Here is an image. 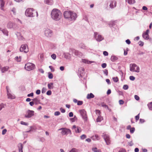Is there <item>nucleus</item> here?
<instances>
[{"mask_svg":"<svg viewBox=\"0 0 152 152\" xmlns=\"http://www.w3.org/2000/svg\"><path fill=\"white\" fill-rule=\"evenodd\" d=\"M51 16L52 19L55 21H59L62 17L61 11L57 9H54L51 12Z\"/></svg>","mask_w":152,"mask_h":152,"instance_id":"f257e3e1","label":"nucleus"},{"mask_svg":"<svg viewBox=\"0 0 152 152\" xmlns=\"http://www.w3.org/2000/svg\"><path fill=\"white\" fill-rule=\"evenodd\" d=\"M65 18L70 21H73L75 20L77 17L76 14L71 11H65L64 13Z\"/></svg>","mask_w":152,"mask_h":152,"instance_id":"f03ea898","label":"nucleus"},{"mask_svg":"<svg viewBox=\"0 0 152 152\" xmlns=\"http://www.w3.org/2000/svg\"><path fill=\"white\" fill-rule=\"evenodd\" d=\"M33 10L32 8H29L27 9L25 12V14L26 16H28V17H34L35 16H36L37 17L38 16V13L37 12H36V15H33Z\"/></svg>","mask_w":152,"mask_h":152,"instance_id":"7ed1b4c3","label":"nucleus"},{"mask_svg":"<svg viewBox=\"0 0 152 152\" xmlns=\"http://www.w3.org/2000/svg\"><path fill=\"white\" fill-rule=\"evenodd\" d=\"M35 68V65L31 63H28L25 65V69L28 71L33 70Z\"/></svg>","mask_w":152,"mask_h":152,"instance_id":"20e7f679","label":"nucleus"},{"mask_svg":"<svg viewBox=\"0 0 152 152\" xmlns=\"http://www.w3.org/2000/svg\"><path fill=\"white\" fill-rule=\"evenodd\" d=\"M130 70L131 71L139 72H140V68L136 64H130Z\"/></svg>","mask_w":152,"mask_h":152,"instance_id":"39448f33","label":"nucleus"},{"mask_svg":"<svg viewBox=\"0 0 152 152\" xmlns=\"http://www.w3.org/2000/svg\"><path fill=\"white\" fill-rule=\"evenodd\" d=\"M58 130L61 131V133L63 135H67L71 133L70 130L66 128H62L58 129Z\"/></svg>","mask_w":152,"mask_h":152,"instance_id":"423d86ee","label":"nucleus"},{"mask_svg":"<svg viewBox=\"0 0 152 152\" xmlns=\"http://www.w3.org/2000/svg\"><path fill=\"white\" fill-rule=\"evenodd\" d=\"M79 112L80 113L83 119L85 121H87L88 118L86 112L84 109L81 110H79Z\"/></svg>","mask_w":152,"mask_h":152,"instance_id":"0eeeda50","label":"nucleus"},{"mask_svg":"<svg viewBox=\"0 0 152 152\" xmlns=\"http://www.w3.org/2000/svg\"><path fill=\"white\" fill-rule=\"evenodd\" d=\"M34 112L33 110H28L26 112L24 117L26 118H30L34 115Z\"/></svg>","mask_w":152,"mask_h":152,"instance_id":"6e6552de","label":"nucleus"},{"mask_svg":"<svg viewBox=\"0 0 152 152\" xmlns=\"http://www.w3.org/2000/svg\"><path fill=\"white\" fill-rule=\"evenodd\" d=\"M94 37L98 42H100L104 39V37L102 35L96 32L94 33Z\"/></svg>","mask_w":152,"mask_h":152,"instance_id":"1a4fd4ad","label":"nucleus"},{"mask_svg":"<svg viewBox=\"0 0 152 152\" xmlns=\"http://www.w3.org/2000/svg\"><path fill=\"white\" fill-rule=\"evenodd\" d=\"M102 136L107 144L109 145L110 143V141L109 135L105 133H103Z\"/></svg>","mask_w":152,"mask_h":152,"instance_id":"9d476101","label":"nucleus"},{"mask_svg":"<svg viewBox=\"0 0 152 152\" xmlns=\"http://www.w3.org/2000/svg\"><path fill=\"white\" fill-rule=\"evenodd\" d=\"M44 34L47 37H50L53 35L52 31L50 29L46 28L44 31Z\"/></svg>","mask_w":152,"mask_h":152,"instance_id":"9b49d317","label":"nucleus"},{"mask_svg":"<svg viewBox=\"0 0 152 152\" xmlns=\"http://www.w3.org/2000/svg\"><path fill=\"white\" fill-rule=\"evenodd\" d=\"M20 50L21 52L24 51L25 53L28 52V49L27 45L26 44L21 45Z\"/></svg>","mask_w":152,"mask_h":152,"instance_id":"f8f14e48","label":"nucleus"},{"mask_svg":"<svg viewBox=\"0 0 152 152\" xmlns=\"http://www.w3.org/2000/svg\"><path fill=\"white\" fill-rule=\"evenodd\" d=\"M7 90V96L8 98L10 99H14L15 98V96L14 95L12 94L11 93V91H9L8 87H6Z\"/></svg>","mask_w":152,"mask_h":152,"instance_id":"ddd939ff","label":"nucleus"},{"mask_svg":"<svg viewBox=\"0 0 152 152\" xmlns=\"http://www.w3.org/2000/svg\"><path fill=\"white\" fill-rule=\"evenodd\" d=\"M73 129H74L75 132L80 133L81 132V129L80 127L77 126L75 125H73L72 128Z\"/></svg>","mask_w":152,"mask_h":152,"instance_id":"4468645a","label":"nucleus"},{"mask_svg":"<svg viewBox=\"0 0 152 152\" xmlns=\"http://www.w3.org/2000/svg\"><path fill=\"white\" fill-rule=\"evenodd\" d=\"M149 31L148 29H147L146 31L143 33L142 34L143 37L145 39H149L148 33Z\"/></svg>","mask_w":152,"mask_h":152,"instance_id":"2eb2a0df","label":"nucleus"},{"mask_svg":"<svg viewBox=\"0 0 152 152\" xmlns=\"http://www.w3.org/2000/svg\"><path fill=\"white\" fill-rule=\"evenodd\" d=\"M73 52L75 56L79 57L82 56L83 55L82 53L76 50H74Z\"/></svg>","mask_w":152,"mask_h":152,"instance_id":"dca6fc26","label":"nucleus"},{"mask_svg":"<svg viewBox=\"0 0 152 152\" xmlns=\"http://www.w3.org/2000/svg\"><path fill=\"white\" fill-rule=\"evenodd\" d=\"M16 35L18 39L20 40H24V38L22 36L20 33L17 32L16 33Z\"/></svg>","mask_w":152,"mask_h":152,"instance_id":"f3484780","label":"nucleus"},{"mask_svg":"<svg viewBox=\"0 0 152 152\" xmlns=\"http://www.w3.org/2000/svg\"><path fill=\"white\" fill-rule=\"evenodd\" d=\"M82 61L83 62L88 64L95 63V62L94 61H90L86 59H82Z\"/></svg>","mask_w":152,"mask_h":152,"instance_id":"a211bd4d","label":"nucleus"},{"mask_svg":"<svg viewBox=\"0 0 152 152\" xmlns=\"http://www.w3.org/2000/svg\"><path fill=\"white\" fill-rule=\"evenodd\" d=\"M64 57L67 59H70L71 57V54L68 53H64L63 54Z\"/></svg>","mask_w":152,"mask_h":152,"instance_id":"6ab92c4d","label":"nucleus"},{"mask_svg":"<svg viewBox=\"0 0 152 152\" xmlns=\"http://www.w3.org/2000/svg\"><path fill=\"white\" fill-rule=\"evenodd\" d=\"M5 1L4 0H0L1 9V10H4V7L5 5Z\"/></svg>","mask_w":152,"mask_h":152,"instance_id":"aec40b11","label":"nucleus"},{"mask_svg":"<svg viewBox=\"0 0 152 152\" xmlns=\"http://www.w3.org/2000/svg\"><path fill=\"white\" fill-rule=\"evenodd\" d=\"M79 47L80 48L83 49L87 50L88 48L83 43H80V44L79 45Z\"/></svg>","mask_w":152,"mask_h":152,"instance_id":"412c9836","label":"nucleus"},{"mask_svg":"<svg viewBox=\"0 0 152 152\" xmlns=\"http://www.w3.org/2000/svg\"><path fill=\"white\" fill-rule=\"evenodd\" d=\"M14 23L11 22H9L7 23V27L8 28H11L13 27L14 26Z\"/></svg>","mask_w":152,"mask_h":152,"instance_id":"4be33fe9","label":"nucleus"},{"mask_svg":"<svg viewBox=\"0 0 152 152\" xmlns=\"http://www.w3.org/2000/svg\"><path fill=\"white\" fill-rule=\"evenodd\" d=\"M116 3L115 1H112L110 4V6L111 8H113L116 6Z\"/></svg>","mask_w":152,"mask_h":152,"instance_id":"5701e85b","label":"nucleus"},{"mask_svg":"<svg viewBox=\"0 0 152 152\" xmlns=\"http://www.w3.org/2000/svg\"><path fill=\"white\" fill-rule=\"evenodd\" d=\"M94 95L92 93L88 94L87 96V98L88 99H90L94 98Z\"/></svg>","mask_w":152,"mask_h":152,"instance_id":"b1692460","label":"nucleus"},{"mask_svg":"<svg viewBox=\"0 0 152 152\" xmlns=\"http://www.w3.org/2000/svg\"><path fill=\"white\" fill-rule=\"evenodd\" d=\"M91 138L93 140H99L100 139V137L97 134H95L94 136H93Z\"/></svg>","mask_w":152,"mask_h":152,"instance_id":"393cba45","label":"nucleus"},{"mask_svg":"<svg viewBox=\"0 0 152 152\" xmlns=\"http://www.w3.org/2000/svg\"><path fill=\"white\" fill-rule=\"evenodd\" d=\"M9 68V67L8 66H6L2 68L1 69V71L2 73H4L7 71Z\"/></svg>","mask_w":152,"mask_h":152,"instance_id":"a878e982","label":"nucleus"},{"mask_svg":"<svg viewBox=\"0 0 152 152\" xmlns=\"http://www.w3.org/2000/svg\"><path fill=\"white\" fill-rule=\"evenodd\" d=\"M45 3L48 5H51L53 4V1L52 0H45Z\"/></svg>","mask_w":152,"mask_h":152,"instance_id":"bb28decb","label":"nucleus"},{"mask_svg":"<svg viewBox=\"0 0 152 152\" xmlns=\"http://www.w3.org/2000/svg\"><path fill=\"white\" fill-rule=\"evenodd\" d=\"M118 59L117 57L114 56H111L110 59L112 61H115Z\"/></svg>","mask_w":152,"mask_h":152,"instance_id":"cd10ccee","label":"nucleus"},{"mask_svg":"<svg viewBox=\"0 0 152 152\" xmlns=\"http://www.w3.org/2000/svg\"><path fill=\"white\" fill-rule=\"evenodd\" d=\"M1 31L4 34L7 36L8 35V32L6 29H3Z\"/></svg>","mask_w":152,"mask_h":152,"instance_id":"c85d7f7f","label":"nucleus"},{"mask_svg":"<svg viewBox=\"0 0 152 152\" xmlns=\"http://www.w3.org/2000/svg\"><path fill=\"white\" fill-rule=\"evenodd\" d=\"M100 106H101L102 107H104L105 108H106L108 109L109 108L107 105L105 104L104 103V102L101 103L100 104Z\"/></svg>","mask_w":152,"mask_h":152,"instance_id":"c756f323","label":"nucleus"},{"mask_svg":"<svg viewBox=\"0 0 152 152\" xmlns=\"http://www.w3.org/2000/svg\"><path fill=\"white\" fill-rule=\"evenodd\" d=\"M34 103L36 104H37L39 103V100L37 98H34L33 99Z\"/></svg>","mask_w":152,"mask_h":152,"instance_id":"7c9ffc66","label":"nucleus"},{"mask_svg":"<svg viewBox=\"0 0 152 152\" xmlns=\"http://www.w3.org/2000/svg\"><path fill=\"white\" fill-rule=\"evenodd\" d=\"M103 119V117L101 115L98 116V118L96 119L97 122H100Z\"/></svg>","mask_w":152,"mask_h":152,"instance_id":"2f4dec72","label":"nucleus"},{"mask_svg":"<svg viewBox=\"0 0 152 152\" xmlns=\"http://www.w3.org/2000/svg\"><path fill=\"white\" fill-rule=\"evenodd\" d=\"M92 150L94 152H101V151L100 149H98L96 148H93Z\"/></svg>","mask_w":152,"mask_h":152,"instance_id":"473e14b6","label":"nucleus"},{"mask_svg":"<svg viewBox=\"0 0 152 152\" xmlns=\"http://www.w3.org/2000/svg\"><path fill=\"white\" fill-rule=\"evenodd\" d=\"M53 83H50L48 84V88L49 89H52L53 88Z\"/></svg>","mask_w":152,"mask_h":152,"instance_id":"72a5a7b5","label":"nucleus"},{"mask_svg":"<svg viewBox=\"0 0 152 152\" xmlns=\"http://www.w3.org/2000/svg\"><path fill=\"white\" fill-rule=\"evenodd\" d=\"M21 57L20 56H19V57L17 56L15 57V60L18 62H20L21 60Z\"/></svg>","mask_w":152,"mask_h":152,"instance_id":"f704fd0d","label":"nucleus"},{"mask_svg":"<svg viewBox=\"0 0 152 152\" xmlns=\"http://www.w3.org/2000/svg\"><path fill=\"white\" fill-rule=\"evenodd\" d=\"M79 151L78 150L75 148H72L69 152H78Z\"/></svg>","mask_w":152,"mask_h":152,"instance_id":"c9c22d12","label":"nucleus"},{"mask_svg":"<svg viewBox=\"0 0 152 152\" xmlns=\"http://www.w3.org/2000/svg\"><path fill=\"white\" fill-rule=\"evenodd\" d=\"M18 147L19 150L20 149H23V146L22 144L21 143L18 144Z\"/></svg>","mask_w":152,"mask_h":152,"instance_id":"e433bc0d","label":"nucleus"},{"mask_svg":"<svg viewBox=\"0 0 152 152\" xmlns=\"http://www.w3.org/2000/svg\"><path fill=\"white\" fill-rule=\"evenodd\" d=\"M148 106L150 110H152V102H151L148 104Z\"/></svg>","mask_w":152,"mask_h":152,"instance_id":"4c0bfd02","label":"nucleus"},{"mask_svg":"<svg viewBox=\"0 0 152 152\" xmlns=\"http://www.w3.org/2000/svg\"><path fill=\"white\" fill-rule=\"evenodd\" d=\"M47 90V88H46L44 87L42 88V93L43 94L45 93L46 92Z\"/></svg>","mask_w":152,"mask_h":152,"instance_id":"58836bf2","label":"nucleus"},{"mask_svg":"<svg viewBox=\"0 0 152 152\" xmlns=\"http://www.w3.org/2000/svg\"><path fill=\"white\" fill-rule=\"evenodd\" d=\"M51 57L53 59L55 60L56 58V56L55 54H53L51 55Z\"/></svg>","mask_w":152,"mask_h":152,"instance_id":"ea45409f","label":"nucleus"},{"mask_svg":"<svg viewBox=\"0 0 152 152\" xmlns=\"http://www.w3.org/2000/svg\"><path fill=\"white\" fill-rule=\"evenodd\" d=\"M96 114L98 115H100L101 112L100 110H96Z\"/></svg>","mask_w":152,"mask_h":152,"instance_id":"a19ab883","label":"nucleus"},{"mask_svg":"<svg viewBox=\"0 0 152 152\" xmlns=\"http://www.w3.org/2000/svg\"><path fill=\"white\" fill-rule=\"evenodd\" d=\"M135 131V128L134 127L132 128L130 130V132L131 133H134Z\"/></svg>","mask_w":152,"mask_h":152,"instance_id":"79ce46f5","label":"nucleus"},{"mask_svg":"<svg viewBox=\"0 0 152 152\" xmlns=\"http://www.w3.org/2000/svg\"><path fill=\"white\" fill-rule=\"evenodd\" d=\"M80 137L81 139L83 140L85 139L86 137V136L85 134H83Z\"/></svg>","mask_w":152,"mask_h":152,"instance_id":"37998d69","label":"nucleus"},{"mask_svg":"<svg viewBox=\"0 0 152 152\" xmlns=\"http://www.w3.org/2000/svg\"><path fill=\"white\" fill-rule=\"evenodd\" d=\"M20 124H21L22 125H28V123H26L23 121H21Z\"/></svg>","mask_w":152,"mask_h":152,"instance_id":"c03bdc74","label":"nucleus"},{"mask_svg":"<svg viewBox=\"0 0 152 152\" xmlns=\"http://www.w3.org/2000/svg\"><path fill=\"white\" fill-rule=\"evenodd\" d=\"M123 88L124 90H127L128 88V86L127 85H125L123 86Z\"/></svg>","mask_w":152,"mask_h":152,"instance_id":"a18cd8bd","label":"nucleus"},{"mask_svg":"<svg viewBox=\"0 0 152 152\" xmlns=\"http://www.w3.org/2000/svg\"><path fill=\"white\" fill-rule=\"evenodd\" d=\"M60 114V113L59 111H56L54 113V115L55 116H58Z\"/></svg>","mask_w":152,"mask_h":152,"instance_id":"49530a36","label":"nucleus"},{"mask_svg":"<svg viewBox=\"0 0 152 152\" xmlns=\"http://www.w3.org/2000/svg\"><path fill=\"white\" fill-rule=\"evenodd\" d=\"M48 77L50 79H52L53 78V75L51 73H49L48 75Z\"/></svg>","mask_w":152,"mask_h":152,"instance_id":"de8ad7c7","label":"nucleus"},{"mask_svg":"<svg viewBox=\"0 0 152 152\" xmlns=\"http://www.w3.org/2000/svg\"><path fill=\"white\" fill-rule=\"evenodd\" d=\"M113 81L115 82H117L118 80V78L117 77L113 78Z\"/></svg>","mask_w":152,"mask_h":152,"instance_id":"09e8293b","label":"nucleus"},{"mask_svg":"<svg viewBox=\"0 0 152 152\" xmlns=\"http://www.w3.org/2000/svg\"><path fill=\"white\" fill-rule=\"evenodd\" d=\"M83 104V102L82 101H78L77 102V104L78 105H80Z\"/></svg>","mask_w":152,"mask_h":152,"instance_id":"8fccbe9b","label":"nucleus"},{"mask_svg":"<svg viewBox=\"0 0 152 152\" xmlns=\"http://www.w3.org/2000/svg\"><path fill=\"white\" fill-rule=\"evenodd\" d=\"M118 152H126L125 149L123 148H121L119 151Z\"/></svg>","mask_w":152,"mask_h":152,"instance_id":"3c124183","label":"nucleus"},{"mask_svg":"<svg viewBox=\"0 0 152 152\" xmlns=\"http://www.w3.org/2000/svg\"><path fill=\"white\" fill-rule=\"evenodd\" d=\"M134 98L137 101H138L140 99V98L139 96L137 95H135L134 96Z\"/></svg>","mask_w":152,"mask_h":152,"instance_id":"603ef678","label":"nucleus"},{"mask_svg":"<svg viewBox=\"0 0 152 152\" xmlns=\"http://www.w3.org/2000/svg\"><path fill=\"white\" fill-rule=\"evenodd\" d=\"M39 56L40 58V59L42 60L44 57V54L43 53H41L39 54Z\"/></svg>","mask_w":152,"mask_h":152,"instance_id":"864d4df0","label":"nucleus"},{"mask_svg":"<svg viewBox=\"0 0 152 152\" xmlns=\"http://www.w3.org/2000/svg\"><path fill=\"white\" fill-rule=\"evenodd\" d=\"M60 110L61 112L62 113H64L65 112V110L62 107L61 108Z\"/></svg>","mask_w":152,"mask_h":152,"instance_id":"5fc2aeb1","label":"nucleus"},{"mask_svg":"<svg viewBox=\"0 0 152 152\" xmlns=\"http://www.w3.org/2000/svg\"><path fill=\"white\" fill-rule=\"evenodd\" d=\"M4 107V104H0V111Z\"/></svg>","mask_w":152,"mask_h":152,"instance_id":"6e6d98bb","label":"nucleus"},{"mask_svg":"<svg viewBox=\"0 0 152 152\" xmlns=\"http://www.w3.org/2000/svg\"><path fill=\"white\" fill-rule=\"evenodd\" d=\"M129 79L130 80H135V78L133 76H131L129 77Z\"/></svg>","mask_w":152,"mask_h":152,"instance_id":"4d7b16f0","label":"nucleus"},{"mask_svg":"<svg viewBox=\"0 0 152 152\" xmlns=\"http://www.w3.org/2000/svg\"><path fill=\"white\" fill-rule=\"evenodd\" d=\"M139 113L138 115L136 116L135 117L136 120L137 121H138L139 119Z\"/></svg>","mask_w":152,"mask_h":152,"instance_id":"13d9d810","label":"nucleus"},{"mask_svg":"<svg viewBox=\"0 0 152 152\" xmlns=\"http://www.w3.org/2000/svg\"><path fill=\"white\" fill-rule=\"evenodd\" d=\"M119 104H123L124 103V101L122 100H120L119 101Z\"/></svg>","mask_w":152,"mask_h":152,"instance_id":"bf43d9fd","label":"nucleus"},{"mask_svg":"<svg viewBox=\"0 0 152 152\" xmlns=\"http://www.w3.org/2000/svg\"><path fill=\"white\" fill-rule=\"evenodd\" d=\"M46 94L48 95H50L51 94V91L50 90H49L47 92Z\"/></svg>","mask_w":152,"mask_h":152,"instance_id":"052dcab7","label":"nucleus"},{"mask_svg":"<svg viewBox=\"0 0 152 152\" xmlns=\"http://www.w3.org/2000/svg\"><path fill=\"white\" fill-rule=\"evenodd\" d=\"M7 131V130L6 129H4L2 131V134L3 135H4V134H5L6 133Z\"/></svg>","mask_w":152,"mask_h":152,"instance_id":"680f3d73","label":"nucleus"},{"mask_svg":"<svg viewBox=\"0 0 152 152\" xmlns=\"http://www.w3.org/2000/svg\"><path fill=\"white\" fill-rule=\"evenodd\" d=\"M139 44L140 46H142L143 45L144 43L143 42L140 41L138 43Z\"/></svg>","mask_w":152,"mask_h":152,"instance_id":"e2e57ef3","label":"nucleus"},{"mask_svg":"<svg viewBox=\"0 0 152 152\" xmlns=\"http://www.w3.org/2000/svg\"><path fill=\"white\" fill-rule=\"evenodd\" d=\"M107 64L106 63H103L102 64V66L103 68H105L106 67Z\"/></svg>","mask_w":152,"mask_h":152,"instance_id":"0e129e2a","label":"nucleus"},{"mask_svg":"<svg viewBox=\"0 0 152 152\" xmlns=\"http://www.w3.org/2000/svg\"><path fill=\"white\" fill-rule=\"evenodd\" d=\"M69 117H72L73 116V114L72 112H71L69 113Z\"/></svg>","mask_w":152,"mask_h":152,"instance_id":"69168bd1","label":"nucleus"},{"mask_svg":"<svg viewBox=\"0 0 152 152\" xmlns=\"http://www.w3.org/2000/svg\"><path fill=\"white\" fill-rule=\"evenodd\" d=\"M40 90H37L36 91V93L37 95H39L40 93Z\"/></svg>","mask_w":152,"mask_h":152,"instance_id":"338daca9","label":"nucleus"},{"mask_svg":"<svg viewBox=\"0 0 152 152\" xmlns=\"http://www.w3.org/2000/svg\"><path fill=\"white\" fill-rule=\"evenodd\" d=\"M103 54L105 56H107L108 55V52L106 51H104L103 52Z\"/></svg>","mask_w":152,"mask_h":152,"instance_id":"774afa93","label":"nucleus"}]
</instances>
